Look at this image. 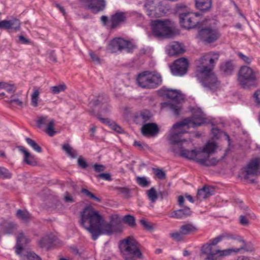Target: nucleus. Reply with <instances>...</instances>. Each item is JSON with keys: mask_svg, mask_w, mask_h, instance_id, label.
<instances>
[{"mask_svg": "<svg viewBox=\"0 0 260 260\" xmlns=\"http://www.w3.org/2000/svg\"><path fill=\"white\" fill-rule=\"evenodd\" d=\"M246 243L238 235L224 232L210 240L202 247L207 260H222L232 253H238L245 248Z\"/></svg>", "mask_w": 260, "mask_h": 260, "instance_id": "nucleus-1", "label": "nucleus"}, {"mask_svg": "<svg viewBox=\"0 0 260 260\" xmlns=\"http://www.w3.org/2000/svg\"><path fill=\"white\" fill-rule=\"evenodd\" d=\"M79 223L91 235L93 240H96L102 234L111 235L115 232L113 224L114 216H111L110 222L103 223L104 219L99 212L91 206L85 207L80 213Z\"/></svg>", "mask_w": 260, "mask_h": 260, "instance_id": "nucleus-2", "label": "nucleus"}, {"mask_svg": "<svg viewBox=\"0 0 260 260\" xmlns=\"http://www.w3.org/2000/svg\"><path fill=\"white\" fill-rule=\"evenodd\" d=\"M187 133L185 129H172V132L168 137L169 144L171 145L170 150L175 153L180 152V155L189 160H193L201 166L210 167L216 165L220 161L216 158L208 159L206 157H201V153L196 149L189 150L183 149L182 143L186 141L182 136Z\"/></svg>", "mask_w": 260, "mask_h": 260, "instance_id": "nucleus-3", "label": "nucleus"}, {"mask_svg": "<svg viewBox=\"0 0 260 260\" xmlns=\"http://www.w3.org/2000/svg\"><path fill=\"white\" fill-rule=\"evenodd\" d=\"M219 59V54L209 52L202 56L199 60L200 65L197 67L196 77L202 85L211 90H216L219 82L213 72L216 62Z\"/></svg>", "mask_w": 260, "mask_h": 260, "instance_id": "nucleus-4", "label": "nucleus"}, {"mask_svg": "<svg viewBox=\"0 0 260 260\" xmlns=\"http://www.w3.org/2000/svg\"><path fill=\"white\" fill-rule=\"evenodd\" d=\"M119 248L124 260H143L141 244L133 236H128L121 240Z\"/></svg>", "mask_w": 260, "mask_h": 260, "instance_id": "nucleus-5", "label": "nucleus"}, {"mask_svg": "<svg viewBox=\"0 0 260 260\" xmlns=\"http://www.w3.org/2000/svg\"><path fill=\"white\" fill-rule=\"evenodd\" d=\"M159 92L161 95L171 100L169 102L162 103L161 108L167 109L174 115H179L182 109L181 103L184 100L183 95L179 90L168 88H162Z\"/></svg>", "mask_w": 260, "mask_h": 260, "instance_id": "nucleus-6", "label": "nucleus"}, {"mask_svg": "<svg viewBox=\"0 0 260 260\" xmlns=\"http://www.w3.org/2000/svg\"><path fill=\"white\" fill-rule=\"evenodd\" d=\"M205 116V114L200 109H194L192 111L191 117L185 118L174 124L172 129H184L185 127L188 129L190 127H195L201 126L207 122V119Z\"/></svg>", "mask_w": 260, "mask_h": 260, "instance_id": "nucleus-7", "label": "nucleus"}, {"mask_svg": "<svg viewBox=\"0 0 260 260\" xmlns=\"http://www.w3.org/2000/svg\"><path fill=\"white\" fill-rule=\"evenodd\" d=\"M137 81L139 86L147 89L155 88L162 83L161 77L159 74L148 71L140 73Z\"/></svg>", "mask_w": 260, "mask_h": 260, "instance_id": "nucleus-8", "label": "nucleus"}, {"mask_svg": "<svg viewBox=\"0 0 260 260\" xmlns=\"http://www.w3.org/2000/svg\"><path fill=\"white\" fill-rule=\"evenodd\" d=\"M257 77L255 72L250 67L242 66L238 73L237 81L242 88L248 89L256 86Z\"/></svg>", "mask_w": 260, "mask_h": 260, "instance_id": "nucleus-9", "label": "nucleus"}, {"mask_svg": "<svg viewBox=\"0 0 260 260\" xmlns=\"http://www.w3.org/2000/svg\"><path fill=\"white\" fill-rule=\"evenodd\" d=\"M150 26L152 35L156 38H168L172 34V23L169 19L153 20Z\"/></svg>", "mask_w": 260, "mask_h": 260, "instance_id": "nucleus-10", "label": "nucleus"}, {"mask_svg": "<svg viewBox=\"0 0 260 260\" xmlns=\"http://www.w3.org/2000/svg\"><path fill=\"white\" fill-rule=\"evenodd\" d=\"M136 48V45L133 43L121 38L113 39L109 45V49L112 53L124 50L127 53H132Z\"/></svg>", "mask_w": 260, "mask_h": 260, "instance_id": "nucleus-11", "label": "nucleus"}, {"mask_svg": "<svg viewBox=\"0 0 260 260\" xmlns=\"http://www.w3.org/2000/svg\"><path fill=\"white\" fill-rule=\"evenodd\" d=\"M181 19L179 20L180 25L186 29L193 28L201 23L202 15L199 13H193L187 15L181 14Z\"/></svg>", "mask_w": 260, "mask_h": 260, "instance_id": "nucleus-12", "label": "nucleus"}, {"mask_svg": "<svg viewBox=\"0 0 260 260\" xmlns=\"http://www.w3.org/2000/svg\"><path fill=\"white\" fill-rule=\"evenodd\" d=\"M147 14L151 17H159L165 13L161 2L155 4L153 0H147L144 6Z\"/></svg>", "mask_w": 260, "mask_h": 260, "instance_id": "nucleus-13", "label": "nucleus"}, {"mask_svg": "<svg viewBox=\"0 0 260 260\" xmlns=\"http://www.w3.org/2000/svg\"><path fill=\"white\" fill-rule=\"evenodd\" d=\"M220 37L218 30L211 27H206L201 29L198 33V37L206 43H212L216 41Z\"/></svg>", "mask_w": 260, "mask_h": 260, "instance_id": "nucleus-14", "label": "nucleus"}, {"mask_svg": "<svg viewBox=\"0 0 260 260\" xmlns=\"http://www.w3.org/2000/svg\"><path fill=\"white\" fill-rule=\"evenodd\" d=\"M82 6L94 14L103 11L106 6V0H80Z\"/></svg>", "mask_w": 260, "mask_h": 260, "instance_id": "nucleus-15", "label": "nucleus"}, {"mask_svg": "<svg viewBox=\"0 0 260 260\" xmlns=\"http://www.w3.org/2000/svg\"><path fill=\"white\" fill-rule=\"evenodd\" d=\"M188 62L186 58L182 57L175 60L170 66L172 73L175 76H183L187 72Z\"/></svg>", "mask_w": 260, "mask_h": 260, "instance_id": "nucleus-16", "label": "nucleus"}, {"mask_svg": "<svg viewBox=\"0 0 260 260\" xmlns=\"http://www.w3.org/2000/svg\"><path fill=\"white\" fill-rule=\"evenodd\" d=\"M257 161L255 160V158L250 160L247 164V166L243 168L242 174L245 179H249L251 183L254 182V179H250L251 176H254L258 175V169L257 168Z\"/></svg>", "mask_w": 260, "mask_h": 260, "instance_id": "nucleus-17", "label": "nucleus"}, {"mask_svg": "<svg viewBox=\"0 0 260 260\" xmlns=\"http://www.w3.org/2000/svg\"><path fill=\"white\" fill-rule=\"evenodd\" d=\"M108 97L106 95H99L98 97L92 100L89 103L90 108H93L101 104L102 107L100 111L101 113L107 114L110 111V107L106 103Z\"/></svg>", "mask_w": 260, "mask_h": 260, "instance_id": "nucleus-18", "label": "nucleus"}, {"mask_svg": "<svg viewBox=\"0 0 260 260\" xmlns=\"http://www.w3.org/2000/svg\"><path fill=\"white\" fill-rule=\"evenodd\" d=\"M127 18V14L126 12L119 11L116 12L111 17V28L112 29L115 28L119 24L125 22Z\"/></svg>", "mask_w": 260, "mask_h": 260, "instance_id": "nucleus-19", "label": "nucleus"}, {"mask_svg": "<svg viewBox=\"0 0 260 260\" xmlns=\"http://www.w3.org/2000/svg\"><path fill=\"white\" fill-rule=\"evenodd\" d=\"M142 134L145 136H155L159 132L158 126L154 123H148L144 124L141 127Z\"/></svg>", "mask_w": 260, "mask_h": 260, "instance_id": "nucleus-20", "label": "nucleus"}, {"mask_svg": "<svg viewBox=\"0 0 260 260\" xmlns=\"http://www.w3.org/2000/svg\"><path fill=\"white\" fill-rule=\"evenodd\" d=\"M20 26V20L14 18L10 20H4L0 21V29H13L16 31L19 30Z\"/></svg>", "mask_w": 260, "mask_h": 260, "instance_id": "nucleus-21", "label": "nucleus"}, {"mask_svg": "<svg viewBox=\"0 0 260 260\" xmlns=\"http://www.w3.org/2000/svg\"><path fill=\"white\" fill-rule=\"evenodd\" d=\"M217 148V146L214 142H208L205 146L202 148L199 149V152L201 153V157H206L208 159H211L212 158H210L209 155L214 152Z\"/></svg>", "mask_w": 260, "mask_h": 260, "instance_id": "nucleus-22", "label": "nucleus"}, {"mask_svg": "<svg viewBox=\"0 0 260 260\" xmlns=\"http://www.w3.org/2000/svg\"><path fill=\"white\" fill-rule=\"evenodd\" d=\"M214 190L210 186H204L198 190L196 198L199 201H202L214 194Z\"/></svg>", "mask_w": 260, "mask_h": 260, "instance_id": "nucleus-23", "label": "nucleus"}, {"mask_svg": "<svg viewBox=\"0 0 260 260\" xmlns=\"http://www.w3.org/2000/svg\"><path fill=\"white\" fill-rule=\"evenodd\" d=\"M17 148L20 152L23 154L24 161L25 163L31 166H36L37 165L35 156L31 155L23 146H19Z\"/></svg>", "mask_w": 260, "mask_h": 260, "instance_id": "nucleus-24", "label": "nucleus"}, {"mask_svg": "<svg viewBox=\"0 0 260 260\" xmlns=\"http://www.w3.org/2000/svg\"><path fill=\"white\" fill-rule=\"evenodd\" d=\"M55 237L51 234L43 237L39 241V245L42 248L48 249L55 241Z\"/></svg>", "mask_w": 260, "mask_h": 260, "instance_id": "nucleus-25", "label": "nucleus"}, {"mask_svg": "<svg viewBox=\"0 0 260 260\" xmlns=\"http://www.w3.org/2000/svg\"><path fill=\"white\" fill-rule=\"evenodd\" d=\"M191 214L190 209L188 207H184L182 209L173 211L171 217L177 219H183L190 216Z\"/></svg>", "mask_w": 260, "mask_h": 260, "instance_id": "nucleus-26", "label": "nucleus"}, {"mask_svg": "<svg viewBox=\"0 0 260 260\" xmlns=\"http://www.w3.org/2000/svg\"><path fill=\"white\" fill-rule=\"evenodd\" d=\"M151 117V114L150 112L148 110H145L137 114L135 117V121L137 124H142L148 121Z\"/></svg>", "mask_w": 260, "mask_h": 260, "instance_id": "nucleus-27", "label": "nucleus"}, {"mask_svg": "<svg viewBox=\"0 0 260 260\" xmlns=\"http://www.w3.org/2000/svg\"><path fill=\"white\" fill-rule=\"evenodd\" d=\"M195 6L197 9L203 12L210 10L212 6L211 0H194Z\"/></svg>", "mask_w": 260, "mask_h": 260, "instance_id": "nucleus-28", "label": "nucleus"}, {"mask_svg": "<svg viewBox=\"0 0 260 260\" xmlns=\"http://www.w3.org/2000/svg\"><path fill=\"white\" fill-rule=\"evenodd\" d=\"M184 52V49L179 43L173 42L170 47L168 54L170 56L182 54Z\"/></svg>", "mask_w": 260, "mask_h": 260, "instance_id": "nucleus-29", "label": "nucleus"}, {"mask_svg": "<svg viewBox=\"0 0 260 260\" xmlns=\"http://www.w3.org/2000/svg\"><path fill=\"white\" fill-rule=\"evenodd\" d=\"M180 230L184 236L194 233L198 231L197 228L192 223L182 225Z\"/></svg>", "mask_w": 260, "mask_h": 260, "instance_id": "nucleus-30", "label": "nucleus"}, {"mask_svg": "<svg viewBox=\"0 0 260 260\" xmlns=\"http://www.w3.org/2000/svg\"><path fill=\"white\" fill-rule=\"evenodd\" d=\"M1 230L5 234H11L13 233L16 225L12 222L4 221L1 224Z\"/></svg>", "mask_w": 260, "mask_h": 260, "instance_id": "nucleus-31", "label": "nucleus"}, {"mask_svg": "<svg viewBox=\"0 0 260 260\" xmlns=\"http://www.w3.org/2000/svg\"><path fill=\"white\" fill-rule=\"evenodd\" d=\"M234 66L231 61H227L220 65V70L225 76H229L232 74Z\"/></svg>", "mask_w": 260, "mask_h": 260, "instance_id": "nucleus-32", "label": "nucleus"}, {"mask_svg": "<svg viewBox=\"0 0 260 260\" xmlns=\"http://www.w3.org/2000/svg\"><path fill=\"white\" fill-rule=\"evenodd\" d=\"M176 13L179 15V20L181 19V14L187 15L191 13L189 8L184 4H179L176 6Z\"/></svg>", "mask_w": 260, "mask_h": 260, "instance_id": "nucleus-33", "label": "nucleus"}, {"mask_svg": "<svg viewBox=\"0 0 260 260\" xmlns=\"http://www.w3.org/2000/svg\"><path fill=\"white\" fill-rule=\"evenodd\" d=\"M40 94V88L34 86L33 87V92L31 95V105L37 107L38 106V100Z\"/></svg>", "mask_w": 260, "mask_h": 260, "instance_id": "nucleus-34", "label": "nucleus"}, {"mask_svg": "<svg viewBox=\"0 0 260 260\" xmlns=\"http://www.w3.org/2000/svg\"><path fill=\"white\" fill-rule=\"evenodd\" d=\"M16 216L24 222H28L32 217L31 214L27 211H23L20 209L17 211Z\"/></svg>", "mask_w": 260, "mask_h": 260, "instance_id": "nucleus-35", "label": "nucleus"}, {"mask_svg": "<svg viewBox=\"0 0 260 260\" xmlns=\"http://www.w3.org/2000/svg\"><path fill=\"white\" fill-rule=\"evenodd\" d=\"M62 149L66 154L72 158H75L78 156V153L74 150L69 144H64L62 145Z\"/></svg>", "mask_w": 260, "mask_h": 260, "instance_id": "nucleus-36", "label": "nucleus"}, {"mask_svg": "<svg viewBox=\"0 0 260 260\" xmlns=\"http://www.w3.org/2000/svg\"><path fill=\"white\" fill-rule=\"evenodd\" d=\"M24 240H25V237L24 235L21 233L19 234L18 237L17 239V243L16 245V253L18 254H20L23 250V247L22 246L21 242Z\"/></svg>", "mask_w": 260, "mask_h": 260, "instance_id": "nucleus-37", "label": "nucleus"}, {"mask_svg": "<svg viewBox=\"0 0 260 260\" xmlns=\"http://www.w3.org/2000/svg\"><path fill=\"white\" fill-rule=\"evenodd\" d=\"M146 193L148 199L152 203H155L158 198V192H156L154 187H151L150 189L148 190Z\"/></svg>", "mask_w": 260, "mask_h": 260, "instance_id": "nucleus-38", "label": "nucleus"}, {"mask_svg": "<svg viewBox=\"0 0 260 260\" xmlns=\"http://www.w3.org/2000/svg\"><path fill=\"white\" fill-rule=\"evenodd\" d=\"M54 121L53 119H51L48 123L46 129L45 130V132L50 137H53V136L55 135V134H56L57 133V132L54 131Z\"/></svg>", "mask_w": 260, "mask_h": 260, "instance_id": "nucleus-39", "label": "nucleus"}, {"mask_svg": "<svg viewBox=\"0 0 260 260\" xmlns=\"http://www.w3.org/2000/svg\"><path fill=\"white\" fill-rule=\"evenodd\" d=\"M170 236L173 240L177 242L183 241L185 237L180 229L178 231H175L170 234Z\"/></svg>", "mask_w": 260, "mask_h": 260, "instance_id": "nucleus-40", "label": "nucleus"}, {"mask_svg": "<svg viewBox=\"0 0 260 260\" xmlns=\"http://www.w3.org/2000/svg\"><path fill=\"white\" fill-rule=\"evenodd\" d=\"M25 140L27 144L36 152L41 153L42 152L41 147L32 139L26 138Z\"/></svg>", "mask_w": 260, "mask_h": 260, "instance_id": "nucleus-41", "label": "nucleus"}, {"mask_svg": "<svg viewBox=\"0 0 260 260\" xmlns=\"http://www.w3.org/2000/svg\"><path fill=\"white\" fill-rule=\"evenodd\" d=\"M81 192L85 195L87 197L92 199L97 202H101V199L99 198L96 197L94 194L89 191L88 189L85 188H82Z\"/></svg>", "mask_w": 260, "mask_h": 260, "instance_id": "nucleus-42", "label": "nucleus"}, {"mask_svg": "<svg viewBox=\"0 0 260 260\" xmlns=\"http://www.w3.org/2000/svg\"><path fill=\"white\" fill-rule=\"evenodd\" d=\"M123 221L131 227H134L136 225L135 218L131 215H126L124 216L123 218Z\"/></svg>", "mask_w": 260, "mask_h": 260, "instance_id": "nucleus-43", "label": "nucleus"}, {"mask_svg": "<svg viewBox=\"0 0 260 260\" xmlns=\"http://www.w3.org/2000/svg\"><path fill=\"white\" fill-rule=\"evenodd\" d=\"M67 87L65 84H60L57 86H52L50 87V90L53 94H58L61 91H63Z\"/></svg>", "mask_w": 260, "mask_h": 260, "instance_id": "nucleus-44", "label": "nucleus"}, {"mask_svg": "<svg viewBox=\"0 0 260 260\" xmlns=\"http://www.w3.org/2000/svg\"><path fill=\"white\" fill-rule=\"evenodd\" d=\"M12 177V174L6 168L0 167V178L3 179H10Z\"/></svg>", "mask_w": 260, "mask_h": 260, "instance_id": "nucleus-45", "label": "nucleus"}, {"mask_svg": "<svg viewBox=\"0 0 260 260\" xmlns=\"http://www.w3.org/2000/svg\"><path fill=\"white\" fill-rule=\"evenodd\" d=\"M136 181L137 183L143 187H146L150 184V181H148L145 177H137Z\"/></svg>", "mask_w": 260, "mask_h": 260, "instance_id": "nucleus-46", "label": "nucleus"}, {"mask_svg": "<svg viewBox=\"0 0 260 260\" xmlns=\"http://www.w3.org/2000/svg\"><path fill=\"white\" fill-rule=\"evenodd\" d=\"M2 84L3 85V89L10 94H13L16 90V87L13 85H10L5 82H2Z\"/></svg>", "mask_w": 260, "mask_h": 260, "instance_id": "nucleus-47", "label": "nucleus"}, {"mask_svg": "<svg viewBox=\"0 0 260 260\" xmlns=\"http://www.w3.org/2000/svg\"><path fill=\"white\" fill-rule=\"evenodd\" d=\"M49 121L47 116H41L38 118L36 123L38 127L41 128L43 125L48 124Z\"/></svg>", "mask_w": 260, "mask_h": 260, "instance_id": "nucleus-48", "label": "nucleus"}, {"mask_svg": "<svg viewBox=\"0 0 260 260\" xmlns=\"http://www.w3.org/2000/svg\"><path fill=\"white\" fill-rule=\"evenodd\" d=\"M153 171L155 176L159 179L163 180L166 177V173L160 169L153 168Z\"/></svg>", "mask_w": 260, "mask_h": 260, "instance_id": "nucleus-49", "label": "nucleus"}, {"mask_svg": "<svg viewBox=\"0 0 260 260\" xmlns=\"http://www.w3.org/2000/svg\"><path fill=\"white\" fill-rule=\"evenodd\" d=\"M237 55L241 60L247 64H250L252 61V58L251 57L246 56L241 52H238Z\"/></svg>", "mask_w": 260, "mask_h": 260, "instance_id": "nucleus-50", "label": "nucleus"}, {"mask_svg": "<svg viewBox=\"0 0 260 260\" xmlns=\"http://www.w3.org/2000/svg\"><path fill=\"white\" fill-rule=\"evenodd\" d=\"M116 190L120 193L123 194L125 197H128L130 194V190L127 187H116Z\"/></svg>", "mask_w": 260, "mask_h": 260, "instance_id": "nucleus-51", "label": "nucleus"}, {"mask_svg": "<svg viewBox=\"0 0 260 260\" xmlns=\"http://www.w3.org/2000/svg\"><path fill=\"white\" fill-rule=\"evenodd\" d=\"M98 178H101L104 180L111 181V175L110 173H100L96 175Z\"/></svg>", "mask_w": 260, "mask_h": 260, "instance_id": "nucleus-52", "label": "nucleus"}, {"mask_svg": "<svg viewBox=\"0 0 260 260\" xmlns=\"http://www.w3.org/2000/svg\"><path fill=\"white\" fill-rule=\"evenodd\" d=\"M78 165L82 169H86L88 166L87 162L81 156L78 158Z\"/></svg>", "mask_w": 260, "mask_h": 260, "instance_id": "nucleus-53", "label": "nucleus"}, {"mask_svg": "<svg viewBox=\"0 0 260 260\" xmlns=\"http://www.w3.org/2000/svg\"><path fill=\"white\" fill-rule=\"evenodd\" d=\"M140 222L145 229L148 231H151L152 230V226L145 219H141L140 221Z\"/></svg>", "mask_w": 260, "mask_h": 260, "instance_id": "nucleus-54", "label": "nucleus"}, {"mask_svg": "<svg viewBox=\"0 0 260 260\" xmlns=\"http://www.w3.org/2000/svg\"><path fill=\"white\" fill-rule=\"evenodd\" d=\"M94 170L96 172H101L104 171L106 169V167L104 165L95 164L92 166Z\"/></svg>", "mask_w": 260, "mask_h": 260, "instance_id": "nucleus-55", "label": "nucleus"}, {"mask_svg": "<svg viewBox=\"0 0 260 260\" xmlns=\"http://www.w3.org/2000/svg\"><path fill=\"white\" fill-rule=\"evenodd\" d=\"M96 116L103 123L111 126L112 122L109 119L102 117L100 114L96 115Z\"/></svg>", "mask_w": 260, "mask_h": 260, "instance_id": "nucleus-56", "label": "nucleus"}, {"mask_svg": "<svg viewBox=\"0 0 260 260\" xmlns=\"http://www.w3.org/2000/svg\"><path fill=\"white\" fill-rule=\"evenodd\" d=\"M239 222L243 226H247L249 224L248 219L244 215H241L239 217Z\"/></svg>", "mask_w": 260, "mask_h": 260, "instance_id": "nucleus-57", "label": "nucleus"}, {"mask_svg": "<svg viewBox=\"0 0 260 260\" xmlns=\"http://www.w3.org/2000/svg\"><path fill=\"white\" fill-rule=\"evenodd\" d=\"M253 97L255 99V102L257 105L260 106V89L257 90L253 94Z\"/></svg>", "mask_w": 260, "mask_h": 260, "instance_id": "nucleus-58", "label": "nucleus"}, {"mask_svg": "<svg viewBox=\"0 0 260 260\" xmlns=\"http://www.w3.org/2000/svg\"><path fill=\"white\" fill-rule=\"evenodd\" d=\"M18 39H19V42H20L21 44H31V41L29 39L25 38L24 36H23L22 35H20L18 36Z\"/></svg>", "mask_w": 260, "mask_h": 260, "instance_id": "nucleus-59", "label": "nucleus"}, {"mask_svg": "<svg viewBox=\"0 0 260 260\" xmlns=\"http://www.w3.org/2000/svg\"><path fill=\"white\" fill-rule=\"evenodd\" d=\"M134 145L136 147H138L141 150L144 149L145 148H147L148 147L147 145L145 143L137 141L134 142Z\"/></svg>", "mask_w": 260, "mask_h": 260, "instance_id": "nucleus-60", "label": "nucleus"}, {"mask_svg": "<svg viewBox=\"0 0 260 260\" xmlns=\"http://www.w3.org/2000/svg\"><path fill=\"white\" fill-rule=\"evenodd\" d=\"M110 126L114 131L117 132V133H122V128L120 126H119V125H118L117 124H116L115 123L112 122V124H111Z\"/></svg>", "mask_w": 260, "mask_h": 260, "instance_id": "nucleus-61", "label": "nucleus"}, {"mask_svg": "<svg viewBox=\"0 0 260 260\" xmlns=\"http://www.w3.org/2000/svg\"><path fill=\"white\" fill-rule=\"evenodd\" d=\"M89 55L91 57L93 61L95 62L98 63H99L100 62V59L99 57L93 52H90L89 53Z\"/></svg>", "mask_w": 260, "mask_h": 260, "instance_id": "nucleus-62", "label": "nucleus"}, {"mask_svg": "<svg viewBox=\"0 0 260 260\" xmlns=\"http://www.w3.org/2000/svg\"><path fill=\"white\" fill-rule=\"evenodd\" d=\"M64 199L66 202L73 203L75 202L73 198L69 195V193L68 192H66Z\"/></svg>", "mask_w": 260, "mask_h": 260, "instance_id": "nucleus-63", "label": "nucleus"}, {"mask_svg": "<svg viewBox=\"0 0 260 260\" xmlns=\"http://www.w3.org/2000/svg\"><path fill=\"white\" fill-rule=\"evenodd\" d=\"M168 192L167 190L159 191L158 192V196L161 199H163L168 196Z\"/></svg>", "mask_w": 260, "mask_h": 260, "instance_id": "nucleus-64", "label": "nucleus"}]
</instances>
